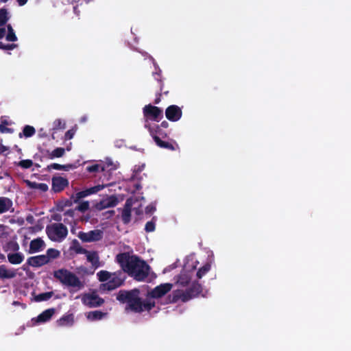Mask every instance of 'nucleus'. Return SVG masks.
Wrapping results in <instances>:
<instances>
[{
  "label": "nucleus",
  "instance_id": "nucleus-1",
  "mask_svg": "<svg viewBox=\"0 0 351 351\" xmlns=\"http://www.w3.org/2000/svg\"><path fill=\"white\" fill-rule=\"evenodd\" d=\"M116 261L124 272L136 281H144L148 276L150 267L138 256L130 255L128 252L119 253Z\"/></svg>",
  "mask_w": 351,
  "mask_h": 351
},
{
  "label": "nucleus",
  "instance_id": "nucleus-2",
  "mask_svg": "<svg viewBox=\"0 0 351 351\" xmlns=\"http://www.w3.org/2000/svg\"><path fill=\"white\" fill-rule=\"evenodd\" d=\"M140 293V290L136 288L129 291L120 290L117 295V300L121 303H126V310L132 312L141 313L150 311L155 306V302L150 299L143 300Z\"/></svg>",
  "mask_w": 351,
  "mask_h": 351
},
{
  "label": "nucleus",
  "instance_id": "nucleus-3",
  "mask_svg": "<svg viewBox=\"0 0 351 351\" xmlns=\"http://www.w3.org/2000/svg\"><path fill=\"white\" fill-rule=\"evenodd\" d=\"M202 292V285L195 280L191 282L190 286L185 291L180 289L173 291L172 293L168 296L167 303H176L179 300L186 302L199 296Z\"/></svg>",
  "mask_w": 351,
  "mask_h": 351
},
{
  "label": "nucleus",
  "instance_id": "nucleus-4",
  "mask_svg": "<svg viewBox=\"0 0 351 351\" xmlns=\"http://www.w3.org/2000/svg\"><path fill=\"white\" fill-rule=\"evenodd\" d=\"M108 184H98L95 186L86 189L80 192H77L71 196V200L75 204H79L75 208L81 213H85L89 209V202L88 201L80 202V200L92 194H95L101 189H104Z\"/></svg>",
  "mask_w": 351,
  "mask_h": 351
},
{
  "label": "nucleus",
  "instance_id": "nucleus-5",
  "mask_svg": "<svg viewBox=\"0 0 351 351\" xmlns=\"http://www.w3.org/2000/svg\"><path fill=\"white\" fill-rule=\"evenodd\" d=\"M53 276L63 285L80 289L84 287L80 278L66 269H59L53 271Z\"/></svg>",
  "mask_w": 351,
  "mask_h": 351
},
{
  "label": "nucleus",
  "instance_id": "nucleus-6",
  "mask_svg": "<svg viewBox=\"0 0 351 351\" xmlns=\"http://www.w3.org/2000/svg\"><path fill=\"white\" fill-rule=\"evenodd\" d=\"M46 232L51 241L61 242L68 234L67 228L61 223H55L46 228Z\"/></svg>",
  "mask_w": 351,
  "mask_h": 351
},
{
  "label": "nucleus",
  "instance_id": "nucleus-7",
  "mask_svg": "<svg viewBox=\"0 0 351 351\" xmlns=\"http://www.w3.org/2000/svg\"><path fill=\"white\" fill-rule=\"evenodd\" d=\"M125 276L123 271L119 270L113 273L110 280L99 286L101 292L111 291L121 287L125 280Z\"/></svg>",
  "mask_w": 351,
  "mask_h": 351
},
{
  "label": "nucleus",
  "instance_id": "nucleus-8",
  "mask_svg": "<svg viewBox=\"0 0 351 351\" xmlns=\"http://www.w3.org/2000/svg\"><path fill=\"white\" fill-rule=\"evenodd\" d=\"M143 117L145 119V126L150 124L149 121H160L163 118L162 110L152 104L145 105L143 108Z\"/></svg>",
  "mask_w": 351,
  "mask_h": 351
},
{
  "label": "nucleus",
  "instance_id": "nucleus-9",
  "mask_svg": "<svg viewBox=\"0 0 351 351\" xmlns=\"http://www.w3.org/2000/svg\"><path fill=\"white\" fill-rule=\"evenodd\" d=\"M78 238L84 243L96 242L101 240L104 237V232L101 230L96 229L84 232H79Z\"/></svg>",
  "mask_w": 351,
  "mask_h": 351
},
{
  "label": "nucleus",
  "instance_id": "nucleus-10",
  "mask_svg": "<svg viewBox=\"0 0 351 351\" xmlns=\"http://www.w3.org/2000/svg\"><path fill=\"white\" fill-rule=\"evenodd\" d=\"M173 287L171 283H164L156 286L150 292L148 295L152 298H160L164 296L166 293L171 291Z\"/></svg>",
  "mask_w": 351,
  "mask_h": 351
},
{
  "label": "nucleus",
  "instance_id": "nucleus-11",
  "mask_svg": "<svg viewBox=\"0 0 351 351\" xmlns=\"http://www.w3.org/2000/svg\"><path fill=\"white\" fill-rule=\"evenodd\" d=\"M165 116L170 121H178L182 116V109L176 105H171L166 108Z\"/></svg>",
  "mask_w": 351,
  "mask_h": 351
},
{
  "label": "nucleus",
  "instance_id": "nucleus-12",
  "mask_svg": "<svg viewBox=\"0 0 351 351\" xmlns=\"http://www.w3.org/2000/svg\"><path fill=\"white\" fill-rule=\"evenodd\" d=\"M67 178L62 176H53L51 179V190L55 193L62 191L69 186Z\"/></svg>",
  "mask_w": 351,
  "mask_h": 351
},
{
  "label": "nucleus",
  "instance_id": "nucleus-13",
  "mask_svg": "<svg viewBox=\"0 0 351 351\" xmlns=\"http://www.w3.org/2000/svg\"><path fill=\"white\" fill-rule=\"evenodd\" d=\"M83 303L90 308L98 307L104 303V300L96 294H87L82 298Z\"/></svg>",
  "mask_w": 351,
  "mask_h": 351
},
{
  "label": "nucleus",
  "instance_id": "nucleus-14",
  "mask_svg": "<svg viewBox=\"0 0 351 351\" xmlns=\"http://www.w3.org/2000/svg\"><path fill=\"white\" fill-rule=\"evenodd\" d=\"M118 203V198L115 195H110L97 203L95 208L98 210H102L108 208L114 207Z\"/></svg>",
  "mask_w": 351,
  "mask_h": 351
},
{
  "label": "nucleus",
  "instance_id": "nucleus-15",
  "mask_svg": "<svg viewBox=\"0 0 351 351\" xmlns=\"http://www.w3.org/2000/svg\"><path fill=\"white\" fill-rule=\"evenodd\" d=\"M192 275L191 272L182 270L180 274L175 276V284L181 287H186L190 285Z\"/></svg>",
  "mask_w": 351,
  "mask_h": 351
},
{
  "label": "nucleus",
  "instance_id": "nucleus-16",
  "mask_svg": "<svg viewBox=\"0 0 351 351\" xmlns=\"http://www.w3.org/2000/svg\"><path fill=\"white\" fill-rule=\"evenodd\" d=\"M48 259L44 254L31 256L27 258V264L33 267H40L47 264Z\"/></svg>",
  "mask_w": 351,
  "mask_h": 351
},
{
  "label": "nucleus",
  "instance_id": "nucleus-17",
  "mask_svg": "<svg viewBox=\"0 0 351 351\" xmlns=\"http://www.w3.org/2000/svg\"><path fill=\"white\" fill-rule=\"evenodd\" d=\"M154 142L160 148L169 149L171 151H175V150L179 149V146H178V143L174 141L172 142L164 141L160 138H158L157 136H155Z\"/></svg>",
  "mask_w": 351,
  "mask_h": 351
},
{
  "label": "nucleus",
  "instance_id": "nucleus-18",
  "mask_svg": "<svg viewBox=\"0 0 351 351\" xmlns=\"http://www.w3.org/2000/svg\"><path fill=\"white\" fill-rule=\"evenodd\" d=\"M145 128L148 130L154 140L155 136L160 138H166L167 136V132L163 131L162 128H160V126L158 125H156L154 127H152L150 124H146Z\"/></svg>",
  "mask_w": 351,
  "mask_h": 351
},
{
  "label": "nucleus",
  "instance_id": "nucleus-19",
  "mask_svg": "<svg viewBox=\"0 0 351 351\" xmlns=\"http://www.w3.org/2000/svg\"><path fill=\"white\" fill-rule=\"evenodd\" d=\"M132 202L127 199L121 213V219L124 224H128L131 221Z\"/></svg>",
  "mask_w": 351,
  "mask_h": 351
},
{
  "label": "nucleus",
  "instance_id": "nucleus-20",
  "mask_svg": "<svg viewBox=\"0 0 351 351\" xmlns=\"http://www.w3.org/2000/svg\"><path fill=\"white\" fill-rule=\"evenodd\" d=\"M44 245L45 242L41 238L33 239L29 244V253H35L41 251Z\"/></svg>",
  "mask_w": 351,
  "mask_h": 351
},
{
  "label": "nucleus",
  "instance_id": "nucleus-21",
  "mask_svg": "<svg viewBox=\"0 0 351 351\" xmlns=\"http://www.w3.org/2000/svg\"><path fill=\"white\" fill-rule=\"evenodd\" d=\"M12 201L6 197H0V214L8 212L12 207Z\"/></svg>",
  "mask_w": 351,
  "mask_h": 351
},
{
  "label": "nucleus",
  "instance_id": "nucleus-22",
  "mask_svg": "<svg viewBox=\"0 0 351 351\" xmlns=\"http://www.w3.org/2000/svg\"><path fill=\"white\" fill-rule=\"evenodd\" d=\"M55 313L54 308H48L42 312L37 317L38 322H46L49 321Z\"/></svg>",
  "mask_w": 351,
  "mask_h": 351
},
{
  "label": "nucleus",
  "instance_id": "nucleus-23",
  "mask_svg": "<svg viewBox=\"0 0 351 351\" xmlns=\"http://www.w3.org/2000/svg\"><path fill=\"white\" fill-rule=\"evenodd\" d=\"M8 261L13 265L21 263L24 260V255L21 252L8 254Z\"/></svg>",
  "mask_w": 351,
  "mask_h": 351
},
{
  "label": "nucleus",
  "instance_id": "nucleus-24",
  "mask_svg": "<svg viewBox=\"0 0 351 351\" xmlns=\"http://www.w3.org/2000/svg\"><path fill=\"white\" fill-rule=\"evenodd\" d=\"M35 160L43 162L45 159H50V152L44 148H38V152L34 156Z\"/></svg>",
  "mask_w": 351,
  "mask_h": 351
},
{
  "label": "nucleus",
  "instance_id": "nucleus-25",
  "mask_svg": "<svg viewBox=\"0 0 351 351\" xmlns=\"http://www.w3.org/2000/svg\"><path fill=\"white\" fill-rule=\"evenodd\" d=\"M25 183L29 188L32 189H39L43 192H46L49 189L48 185L45 183H37L28 180H25Z\"/></svg>",
  "mask_w": 351,
  "mask_h": 351
},
{
  "label": "nucleus",
  "instance_id": "nucleus-26",
  "mask_svg": "<svg viewBox=\"0 0 351 351\" xmlns=\"http://www.w3.org/2000/svg\"><path fill=\"white\" fill-rule=\"evenodd\" d=\"M16 276L14 271L8 269L3 265H0V278L1 279H10L13 278Z\"/></svg>",
  "mask_w": 351,
  "mask_h": 351
},
{
  "label": "nucleus",
  "instance_id": "nucleus-27",
  "mask_svg": "<svg viewBox=\"0 0 351 351\" xmlns=\"http://www.w3.org/2000/svg\"><path fill=\"white\" fill-rule=\"evenodd\" d=\"M87 261L95 267H98L99 266V257L98 253L95 251L93 252H88L86 254Z\"/></svg>",
  "mask_w": 351,
  "mask_h": 351
},
{
  "label": "nucleus",
  "instance_id": "nucleus-28",
  "mask_svg": "<svg viewBox=\"0 0 351 351\" xmlns=\"http://www.w3.org/2000/svg\"><path fill=\"white\" fill-rule=\"evenodd\" d=\"M48 261L47 263H50L52 260L56 259L60 257V252L55 248H49L46 251V254H44Z\"/></svg>",
  "mask_w": 351,
  "mask_h": 351
},
{
  "label": "nucleus",
  "instance_id": "nucleus-29",
  "mask_svg": "<svg viewBox=\"0 0 351 351\" xmlns=\"http://www.w3.org/2000/svg\"><path fill=\"white\" fill-rule=\"evenodd\" d=\"M57 322L60 326H71L73 324V315H64Z\"/></svg>",
  "mask_w": 351,
  "mask_h": 351
},
{
  "label": "nucleus",
  "instance_id": "nucleus-30",
  "mask_svg": "<svg viewBox=\"0 0 351 351\" xmlns=\"http://www.w3.org/2000/svg\"><path fill=\"white\" fill-rule=\"evenodd\" d=\"M36 133L35 128L31 125H25L23 129V132L19 133V136L20 138L25 136V138H29L34 135Z\"/></svg>",
  "mask_w": 351,
  "mask_h": 351
},
{
  "label": "nucleus",
  "instance_id": "nucleus-31",
  "mask_svg": "<svg viewBox=\"0 0 351 351\" xmlns=\"http://www.w3.org/2000/svg\"><path fill=\"white\" fill-rule=\"evenodd\" d=\"M113 273L109 272L106 270H101L99 272H97V276L98 278V280L100 282H108L110 278L112 277Z\"/></svg>",
  "mask_w": 351,
  "mask_h": 351
},
{
  "label": "nucleus",
  "instance_id": "nucleus-32",
  "mask_svg": "<svg viewBox=\"0 0 351 351\" xmlns=\"http://www.w3.org/2000/svg\"><path fill=\"white\" fill-rule=\"evenodd\" d=\"M211 269V265L210 263H206L202 267H200L196 274L197 278L201 279Z\"/></svg>",
  "mask_w": 351,
  "mask_h": 351
},
{
  "label": "nucleus",
  "instance_id": "nucleus-33",
  "mask_svg": "<svg viewBox=\"0 0 351 351\" xmlns=\"http://www.w3.org/2000/svg\"><path fill=\"white\" fill-rule=\"evenodd\" d=\"M3 250L5 252H17L19 250V245L16 241H10L3 246Z\"/></svg>",
  "mask_w": 351,
  "mask_h": 351
},
{
  "label": "nucleus",
  "instance_id": "nucleus-34",
  "mask_svg": "<svg viewBox=\"0 0 351 351\" xmlns=\"http://www.w3.org/2000/svg\"><path fill=\"white\" fill-rule=\"evenodd\" d=\"M53 295V293L52 291L49 292H45L39 293L38 295H36L34 298V300L36 302H43V301H47L49 300L52 295Z\"/></svg>",
  "mask_w": 351,
  "mask_h": 351
},
{
  "label": "nucleus",
  "instance_id": "nucleus-35",
  "mask_svg": "<svg viewBox=\"0 0 351 351\" xmlns=\"http://www.w3.org/2000/svg\"><path fill=\"white\" fill-rule=\"evenodd\" d=\"M72 167L71 165H60L58 163H52L47 166V169L50 170L51 169H53L56 170H64L69 171Z\"/></svg>",
  "mask_w": 351,
  "mask_h": 351
},
{
  "label": "nucleus",
  "instance_id": "nucleus-36",
  "mask_svg": "<svg viewBox=\"0 0 351 351\" xmlns=\"http://www.w3.org/2000/svg\"><path fill=\"white\" fill-rule=\"evenodd\" d=\"M10 17L8 16V12L5 8L0 9V27L3 26L6 24Z\"/></svg>",
  "mask_w": 351,
  "mask_h": 351
},
{
  "label": "nucleus",
  "instance_id": "nucleus-37",
  "mask_svg": "<svg viewBox=\"0 0 351 351\" xmlns=\"http://www.w3.org/2000/svg\"><path fill=\"white\" fill-rule=\"evenodd\" d=\"M8 34L5 38L8 41L14 42L17 40V37L14 33V29L10 24L7 25Z\"/></svg>",
  "mask_w": 351,
  "mask_h": 351
},
{
  "label": "nucleus",
  "instance_id": "nucleus-38",
  "mask_svg": "<svg viewBox=\"0 0 351 351\" xmlns=\"http://www.w3.org/2000/svg\"><path fill=\"white\" fill-rule=\"evenodd\" d=\"M65 149L63 147H57L53 151L50 152V159L55 158H60L64 156Z\"/></svg>",
  "mask_w": 351,
  "mask_h": 351
},
{
  "label": "nucleus",
  "instance_id": "nucleus-39",
  "mask_svg": "<svg viewBox=\"0 0 351 351\" xmlns=\"http://www.w3.org/2000/svg\"><path fill=\"white\" fill-rule=\"evenodd\" d=\"M105 314L101 311H95L88 313V318L92 320L101 319Z\"/></svg>",
  "mask_w": 351,
  "mask_h": 351
},
{
  "label": "nucleus",
  "instance_id": "nucleus-40",
  "mask_svg": "<svg viewBox=\"0 0 351 351\" xmlns=\"http://www.w3.org/2000/svg\"><path fill=\"white\" fill-rule=\"evenodd\" d=\"M65 128H66V123L64 121H62L61 119H58L53 121V130H63Z\"/></svg>",
  "mask_w": 351,
  "mask_h": 351
},
{
  "label": "nucleus",
  "instance_id": "nucleus-41",
  "mask_svg": "<svg viewBox=\"0 0 351 351\" xmlns=\"http://www.w3.org/2000/svg\"><path fill=\"white\" fill-rule=\"evenodd\" d=\"M33 165L32 160L26 159L22 160L17 163V166L21 167L23 169H29Z\"/></svg>",
  "mask_w": 351,
  "mask_h": 351
},
{
  "label": "nucleus",
  "instance_id": "nucleus-42",
  "mask_svg": "<svg viewBox=\"0 0 351 351\" xmlns=\"http://www.w3.org/2000/svg\"><path fill=\"white\" fill-rule=\"evenodd\" d=\"M100 170L101 171H105L104 167H101L98 164H95V165H90V166H88L86 167V171L88 172H89V173L97 172V171H99Z\"/></svg>",
  "mask_w": 351,
  "mask_h": 351
},
{
  "label": "nucleus",
  "instance_id": "nucleus-43",
  "mask_svg": "<svg viewBox=\"0 0 351 351\" xmlns=\"http://www.w3.org/2000/svg\"><path fill=\"white\" fill-rule=\"evenodd\" d=\"M155 227H156L155 222L153 220H152V221H147L146 223L145 226V230L147 232H151L154 231Z\"/></svg>",
  "mask_w": 351,
  "mask_h": 351
},
{
  "label": "nucleus",
  "instance_id": "nucleus-44",
  "mask_svg": "<svg viewBox=\"0 0 351 351\" xmlns=\"http://www.w3.org/2000/svg\"><path fill=\"white\" fill-rule=\"evenodd\" d=\"M16 44H4L2 42H0V49L3 50H12L15 47H16Z\"/></svg>",
  "mask_w": 351,
  "mask_h": 351
},
{
  "label": "nucleus",
  "instance_id": "nucleus-45",
  "mask_svg": "<svg viewBox=\"0 0 351 351\" xmlns=\"http://www.w3.org/2000/svg\"><path fill=\"white\" fill-rule=\"evenodd\" d=\"M75 134V130L73 129L69 130L64 134V140H70L73 138Z\"/></svg>",
  "mask_w": 351,
  "mask_h": 351
},
{
  "label": "nucleus",
  "instance_id": "nucleus-46",
  "mask_svg": "<svg viewBox=\"0 0 351 351\" xmlns=\"http://www.w3.org/2000/svg\"><path fill=\"white\" fill-rule=\"evenodd\" d=\"M156 210V206L153 204H149L145 207V212L146 214H152Z\"/></svg>",
  "mask_w": 351,
  "mask_h": 351
},
{
  "label": "nucleus",
  "instance_id": "nucleus-47",
  "mask_svg": "<svg viewBox=\"0 0 351 351\" xmlns=\"http://www.w3.org/2000/svg\"><path fill=\"white\" fill-rule=\"evenodd\" d=\"M0 132L1 133H12L13 130L12 128H7L6 125H0Z\"/></svg>",
  "mask_w": 351,
  "mask_h": 351
},
{
  "label": "nucleus",
  "instance_id": "nucleus-48",
  "mask_svg": "<svg viewBox=\"0 0 351 351\" xmlns=\"http://www.w3.org/2000/svg\"><path fill=\"white\" fill-rule=\"evenodd\" d=\"M76 252L77 253H79V254H87V252H88V250H86V249L82 247H78L76 250H75Z\"/></svg>",
  "mask_w": 351,
  "mask_h": 351
},
{
  "label": "nucleus",
  "instance_id": "nucleus-49",
  "mask_svg": "<svg viewBox=\"0 0 351 351\" xmlns=\"http://www.w3.org/2000/svg\"><path fill=\"white\" fill-rule=\"evenodd\" d=\"M0 125H9V122L3 117H1Z\"/></svg>",
  "mask_w": 351,
  "mask_h": 351
},
{
  "label": "nucleus",
  "instance_id": "nucleus-50",
  "mask_svg": "<svg viewBox=\"0 0 351 351\" xmlns=\"http://www.w3.org/2000/svg\"><path fill=\"white\" fill-rule=\"evenodd\" d=\"M159 126H160V128H167L169 127V123L166 121H163Z\"/></svg>",
  "mask_w": 351,
  "mask_h": 351
},
{
  "label": "nucleus",
  "instance_id": "nucleus-51",
  "mask_svg": "<svg viewBox=\"0 0 351 351\" xmlns=\"http://www.w3.org/2000/svg\"><path fill=\"white\" fill-rule=\"evenodd\" d=\"M5 35V29L4 27L0 28V39L3 38Z\"/></svg>",
  "mask_w": 351,
  "mask_h": 351
},
{
  "label": "nucleus",
  "instance_id": "nucleus-52",
  "mask_svg": "<svg viewBox=\"0 0 351 351\" xmlns=\"http://www.w3.org/2000/svg\"><path fill=\"white\" fill-rule=\"evenodd\" d=\"M66 215H68V216H70V217H73V215H74V210H68L65 212L64 213Z\"/></svg>",
  "mask_w": 351,
  "mask_h": 351
},
{
  "label": "nucleus",
  "instance_id": "nucleus-53",
  "mask_svg": "<svg viewBox=\"0 0 351 351\" xmlns=\"http://www.w3.org/2000/svg\"><path fill=\"white\" fill-rule=\"evenodd\" d=\"M160 97H161V94H158V95H156V97L154 100V104H158L160 101Z\"/></svg>",
  "mask_w": 351,
  "mask_h": 351
},
{
  "label": "nucleus",
  "instance_id": "nucleus-54",
  "mask_svg": "<svg viewBox=\"0 0 351 351\" xmlns=\"http://www.w3.org/2000/svg\"><path fill=\"white\" fill-rule=\"evenodd\" d=\"M28 0H16L20 6H23L27 2Z\"/></svg>",
  "mask_w": 351,
  "mask_h": 351
},
{
  "label": "nucleus",
  "instance_id": "nucleus-55",
  "mask_svg": "<svg viewBox=\"0 0 351 351\" xmlns=\"http://www.w3.org/2000/svg\"><path fill=\"white\" fill-rule=\"evenodd\" d=\"M158 82L160 83V90L162 92L163 91V84L160 79L156 78Z\"/></svg>",
  "mask_w": 351,
  "mask_h": 351
},
{
  "label": "nucleus",
  "instance_id": "nucleus-56",
  "mask_svg": "<svg viewBox=\"0 0 351 351\" xmlns=\"http://www.w3.org/2000/svg\"><path fill=\"white\" fill-rule=\"evenodd\" d=\"M72 203H73V202L71 199V200H68L66 201L65 205L67 206H70L72 205Z\"/></svg>",
  "mask_w": 351,
  "mask_h": 351
},
{
  "label": "nucleus",
  "instance_id": "nucleus-57",
  "mask_svg": "<svg viewBox=\"0 0 351 351\" xmlns=\"http://www.w3.org/2000/svg\"><path fill=\"white\" fill-rule=\"evenodd\" d=\"M108 213H109L110 215H113L114 214V210H109L108 211Z\"/></svg>",
  "mask_w": 351,
  "mask_h": 351
},
{
  "label": "nucleus",
  "instance_id": "nucleus-58",
  "mask_svg": "<svg viewBox=\"0 0 351 351\" xmlns=\"http://www.w3.org/2000/svg\"><path fill=\"white\" fill-rule=\"evenodd\" d=\"M0 259H1V260H4L5 259V256L3 254H1V253H0Z\"/></svg>",
  "mask_w": 351,
  "mask_h": 351
},
{
  "label": "nucleus",
  "instance_id": "nucleus-59",
  "mask_svg": "<svg viewBox=\"0 0 351 351\" xmlns=\"http://www.w3.org/2000/svg\"><path fill=\"white\" fill-rule=\"evenodd\" d=\"M6 149H7L6 147H5V146H2V147H1V152H4V151H5Z\"/></svg>",
  "mask_w": 351,
  "mask_h": 351
},
{
  "label": "nucleus",
  "instance_id": "nucleus-60",
  "mask_svg": "<svg viewBox=\"0 0 351 351\" xmlns=\"http://www.w3.org/2000/svg\"><path fill=\"white\" fill-rule=\"evenodd\" d=\"M35 166H36V167H40V165L36 164V163L35 164Z\"/></svg>",
  "mask_w": 351,
  "mask_h": 351
},
{
  "label": "nucleus",
  "instance_id": "nucleus-61",
  "mask_svg": "<svg viewBox=\"0 0 351 351\" xmlns=\"http://www.w3.org/2000/svg\"><path fill=\"white\" fill-rule=\"evenodd\" d=\"M163 93H164L165 95H167V94H168V91H163Z\"/></svg>",
  "mask_w": 351,
  "mask_h": 351
},
{
  "label": "nucleus",
  "instance_id": "nucleus-62",
  "mask_svg": "<svg viewBox=\"0 0 351 351\" xmlns=\"http://www.w3.org/2000/svg\"><path fill=\"white\" fill-rule=\"evenodd\" d=\"M8 0H1V2H7Z\"/></svg>",
  "mask_w": 351,
  "mask_h": 351
},
{
  "label": "nucleus",
  "instance_id": "nucleus-63",
  "mask_svg": "<svg viewBox=\"0 0 351 351\" xmlns=\"http://www.w3.org/2000/svg\"><path fill=\"white\" fill-rule=\"evenodd\" d=\"M154 74H155L156 75L160 76V73H155Z\"/></svg>",
  "mask_w": 351,
  "mask_h": 351
},
{
  "label": "nucleus",
  "instance_id": "nucleus-64",
  "mask_svg": "<svg viewBox=\"0 0 351 351\" xmlns=\"http://www.w3.org/2000/svg\"><path fill=\"white\" fill-rule=\"evenodd\" d=\"M74 243H76L78 244V241L77 240H74Z\"/></svg>",
  "mask_w": 351,
  "mask_h": 351
}]
</instances>
